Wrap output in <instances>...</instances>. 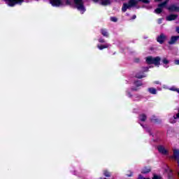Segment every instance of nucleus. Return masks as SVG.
Returning a JSON list of instances; mask_svg holds the SVG:
<instances>
[{
  "label": "nucleus",
  "instance_id": "f257e3e1",
  "mask_svg": "<svg viewBox=\"0 0 179 179\" xmlns=\"http://www.w3.org/2000/svg\"><path fill=\"white\" fill-rule=\"evenodd\" d=\"M162 58L159 56L153 57L152 56H148L146 57L145 62L148 65H155V66H160V62Z\"/></svg>",
  "mask_w": 179,
  "mask_h": 179
},
{
  "label": "nucleus",
  "instance_id": "f03ea898",
  "mask_svg": "<svg viewBox=\"0 0 179 179\" xmlns=\"http://www.w3.org/2000/svg\"><path fill=\"white\" fill-rule=\"evenodd\" d=\"M74 4L77 8L78 10L85 12V5L83 4V0H74Z\"/></svg>",
  "mask_w": 179,
  "mask_h": 179
},
{
  "label": "nucleus",
  "instance_id": "7ed1b4c3",
  "mask_svg": "<svg viewBox=\"0 0 179 179\" xmlns=\"http://www.w3.org/2000/svg\"><path fill=\"white\" fill-rule=\"evenodd\" d=\"M157 150L161 155H164V156H166L169 155V150H167L164 146L160 145L157 146Z\"/></svg>",
  "mask_w": 179,
  "mask_h": 179
},
{
  "label": "nucleus",
  "instance_id": "20e7f679",
  "mask_svg": "<svg viewBox=\"0 0 179 179\" xmlns=\"http://www.w3.org/2000/svg\"><path fill=\"white\" fill-rule=\"evenodd\" d=\"M166 40H167V36L166 35H164V34H161L157 38V41L159 44H163L164 43V41H166Z\"/></svg>",
  "mask_w": 179,
  "mask_h": 179
},
{
  "label": "nucleus",
  "instance_id": "39448f33",
  "mask_svg": "<svg viewBox=\"0 0 179 179\" xmlns=\"http://www.w3.org/2000/svg\"><path fill=\"white\" fill-rule=\"evenodd\" d=\"M179 39V36H172L171 37V40L168 42V44H169V45H173V44H176Z\"/></svg>",
  "mask_w": 179,
  "mask_h": 179
},
{
  "label": "nucleus",
  "instance_id": "423d86ee",
  "mask_svg": "<svg viewBox=\"0 0 179 179\" xmlns=\"http://www.w3.org/2000/svg\"><path fill=\"white\" fill-rule=\"evenodd\" d=\"M167 9L169 12H179V6H176V4H171Z\"/></svg>",
  "mask_w": 179,
  "mask_h": 179
},
{
  "label": "nucleus",
  "instance_id": "0eeeda50",
  "mask_svg": "<svg viewBox=\"0 0 179 179\" xmlns=\"http://www.w3.org/2000/svg\"><path fill=\"white\" fill-rule=\"evenodd\" d=\"M178 17V15L176 14H171L166 17V20L168 22H171L173 20H176Z\"/></svg>",
  "mask_w": 179,
  "mask_h": 179
},
{
  "label": "nucleus",
  "instance_id": "6e6552de",
  "mask_svg": "<svg viewBox=\"0 0 179 179\" xmlns=\"http://www.w3.org/2000/svg\"><path fill=\"white\" fill-rule=\"evenodd\" d=\"M8 1H9L8 5L10 6H15L16 3H18V2H23V0H8Z\"/></svg>",
  "mask_w": 179,
  "mask_h": 179
},
{
  "label": "nucleus",
  "instance_id": "1a4fd4ad",
  "mask_svg": "<svg viewBox=\"0 0 179 179\" xmlns=\"http://www.w3.org/2000/svg\"><path fill=\"white\" fill-rule=\"evenodd\" d=\"M152 171V169L150 167L145 166L142 171L141 173L142 174H148V173H150Z\"/></svg>",
  "mask_w": 179,
  "mask_h": 179
},
{
  "label": "nucleus",
  "instance_id": "9d476101",
  "mask_svg": "<svg viewBox=\"0 0 179 179\" xmlns=\"http://www.w3.org/2000/svg\"><path fill=\"white\" fill-rule=\"evenodd\" d=\"M50 3L53 6H59L61 5V0H50Z\"/></svg>",
  "mask_w": 179,
  "mask_h": 179
},
{
  "label": "nucleus",
  "instance_id": "9b49d317",
  "mask_svg": "<svg viewBox=\"0 0 179 179\" xmlns=\"http://www.w3.org/2000/svg\"><path fill=\"white\" fill-rule=\"evenodd\" d=\"M173 119H170L171 124H176V120H179V110L176 115H173Z\"/></svg>",
  "mask_w": 179,
  "mask_h": 179
},
{
  "label": "nucleus",
  "instance_id": "f8f14e48",
  "mask_svg": "<svg viewBox=\"0 0 179 179\" xmlns=\"http://www.w3.org/2000/svg\"><path fill=\"white\" fill-rule=\"evenodd\" d=\"M101 34H102V36H103V37H106V38L109 37L108 31L106 29H101Z\"/></svg>",
  "mask_w": 179,
  "mask_h": 179
},
{
  "label": "nucleus",
  "instance_id": "ddd939ff",
  "mask_svg": "<svg viewBox=\"0 0 179 179\" xmlns=\"http://www.w3.org/2000/svg\"><path fill=\"white\" fill-rule=\"evenodd\" d=\"M162 63L164 64V68H169V66H166V65H169V64H170V61L167 59V58L164 57L162 59Z\"/></svg>",
  "mask_w": 179,
  "mask_h": 179
},
{
  "label": "nucleus",
  "instance_id": "4468645a",
  "mask_svg": "<svg viewBox=\"0 0 179 179\" xmlns=\"http://www.w3.org/2000/svg\"><path fill=\"white\" fill-rule=\"evenodd\" d=\"M173 158L175 160H178L179 159V150H173Z\"/></svg>",
  "mask_w": 179,
  "mask_h": 179
},
{
  "label": "nucleus",
  "instance_id": "2eb2a0df",
  "mask_svg": "<svg viewBox=\"0 0 179 179\" xmlns=\"http://www.w3.org/2000/svg\"><path fill=\"white\" fill-rule=\"evenodd\" d=\"M138 118H139L140 121H141L142 122H145V121H146V120H148V117L143 113L141 115H139Z\"/></svg>",
  "mask_w": 179,
  "mask_h": 179
},
{
  "label": "nucleus",
  "instance_id": "dca6fc26",
  "mask_svg": "<svg viewBox=\"0 0 179 179\" xmlns=\"http://www.w3.org/2000/svg\"><path fill=\"white\" fill-rule=\"evenodd\" d=\"M138 3V1L136 0H129L128 5L130 6V8H132V6H136V5Z\"/></svg>",
  "mask_w": 179,
  "mask_h": 179
},
{
  "label": "nucleus",
  "instance_id": "f3484780",
  "mask_svg": "<svg viewBox=\"0 0 179 179\" xmlns=\"http://www.w3.org/2000/svg\"><path fill=\"white\" fill-rule=\"evenodd\" d=\"M145 77V76L143 75V71H141L139 73H137L135 76V78H136L137 79H142Z\"/></svg>",
  "mask_w": 179,
  "mask_h": 179
},
{
  "label": "nucleus",
  "instance_id": "a211bd4d",
  "mask_svg": "<svg viewBox=\"0 0 179 179\" xmlns=\"http://www.w3.org/2000/svg\"><path fill=\"white\" fill-rule=\"evenodd\" d=\"M108 47H110V45L108 43H106L105 45H97V48H99V50H104V48H108Z\"/></svg>",
  "mask_w": 179,
  "mask_h": 179
},
{
  "label": "nucleus",
  "instance_id": "6ab92c4d",
  "mask_svg": "<svg viewBox=\"0 0 179 179\" xmlns=\"http://www.w3.org/2000/svg\"><path fill=\"white\" fill-rule=\"evenodd\" d=\"M129 8H130L129 4L124 3H123V6L122 8V11L127 12V9H129Z\"/></svg>",
  "mask_w": 179,
  "mask_h": 179
},
{
  "label": "nucleus",
  "instance_id": "aec40b11",
  "mask_svg": "<svg viewBox=\"0 0 179 179\" xmlns=\"http://www.w3.org/2000/svg\"><path fill=\"white\" fill-rule=\"evenodd\" d=\"M148 91L151 94H156L157 93V90L155 88H153V87L148 88Z\"/></svg>",
  "mask_w": 179,
  "mask_h": 179
},
{
  "label": "nucleus",
  "instance_id": "412c9836",
  "mask_svg": "<svg viewBox=\"0 0 179 179\" xmlns=\"http://www.w3.org/2000/svg\"><path fill=\"white\" fill-rule=\"evenodd\" d=\"M151 122L159 123L160 122V120L156 118V116L153 115L150 119Z\"/></svg>",
  "mask_w": 179,
  "mask_h": 179
},
{
  "label": "nucleus",
  "instance_id": "4be33fe9",
  "mask_svg": "<svg viewBox=\"0 0 179 179\" xmlns=\"http://www.w3.org/2000/svg\"><path fill=\"white\" fill-rule=\"evenodd\" d=\"M162 12H163V8H161L160 7L157 8L155 10V13H157V15H160V13H162Z\"/></svg>",
  "mask_w": 179,
  "mask_h": 179
},
{
  "label": "nucleus",
  "instance_id": "5701e85b",
  "mask_svg": "<svg viewBox=\"0 0 179 179\" xmlns=\"http://www.w3.org/2000/svg\"><path fill=\"white\" fill-rule=\"evenodd\" d=\"M103 176L105 177H111V173L107 170L103 171Z\"/></svg>",
  "mask_w": 179,
  "mask_h": 179
},
{
  "label": "nucleus",
  "instance_id": "b1692460",
  "mask_svg": "<svg viewBox=\"0 0 179 179\" xmlns=\"http://www.w3.org/2000/svg\"><path fill=\"white\" fill-rule=\"evenodd\" d=\"M166 6H167V4L164 1L158 4V8H161V9H163V8H166Z\"/></svg>",
  "mask_w": 179,
  "mask_h": 179
},
{
  "label": "nucleus",
  "instance_id": "393cba45",
  "mask_svg": "<svg viewBox=\"0 0 179 179\" xmlns=\"http://www.w3.org/2000/svg\"><path fill=\"white\" fill-rule=\"evenodd\" d=\"M134 85L135 86H136V87H139L140 86H142V81L141 80H137L134 82Z\"/></svg>",
  "mask_w": 179,
  "mask_h": 179
},
{
  "label": "nucleus",
  "instance_id": "a878e982",
  "mask_svg": "<svg viewBox=\"0 0 179 179\" xmlns=\"http://www.w3.org/2000/svg\"><path fill=\"white\" fill-rule=\"evenodd\" d=\"M110 0H103V1H102V5H110Z\"/></svg>",
  "mask_w": 179,
  "mask_h": 179
},
{
  "label": "nucleus",
  "instance_id": "bb28decb",
  "mask_svg": "<svg viewBox=\"0 0 179 179\" xmlns=\"http://www.w3.org/2000/svg\"><path fill=\"white\" fill-rule=\"evenodd\" d=\"M170 90H172V92H178V94H179V88H176V87H171V88L170 89Z\"/></svg>",
  "mask_w": 179,
  "mask_h": 179
},
{
  "label": "nucleus",
  "instance_id": "cd10ccee",
  "mask_svg": "<svg viewBox=\"0 0 179 179\" xmlns=\"http://www.w3.org/2000/svg\"><path fill=\"white\" fill-rule=\"evenodd\" d=\"M111 22H118V19L115 17H110Z\"/></svg>",
  "mask_w": 179,
  "mask_h": 179
},
{
  "label": "nucleus",
  "instance_id": "c85d7f7f",
  "mask_svg": "<svg viewBox=\"0 0 179 179\" xmlns=\"http://www.w3.org/2000/svg\"><path fill=\"white\" fill-rule=\"evenodd\" d=\"M138 2H143V3H150V0H138Z\"/></svg>",
  "mask_w": 179,
  "mask_h": 179
},
{
  "label": "nucleus",
  "instance_id": "c756f323",
  "mask_svg": "<svg viewBox=\"0 0 179 179\" xmlns=\"http://www.w3.org/2000/svg\"><path fill=\"white\" fill-rule=\"evenodd\" d=\"M152 179H162V176H157V175H154L152 177Z\"/></svg>",
  "mask_w": 179,
  "mask_h": 179
},
{
  "label": "nucleus",
  "instance_id": "7c9ffc66",
  "mask_svg": "<svg viewBox=\"0 0 179 179\" xmlns=\"http://www.w3.org/2000/svg\"><path fill=\"white\" fill-rule=\"evenodd\" d=\"M98 41L99 43H106V40H104V38H102L98 39Z\"/></svg>",
  "mask_w": 179,
  "mask_h": 179
},
{
  "label": "nucleus",
  "instance_id": "2f4dec72",
  "mask_svg": "<svg viewBox=\"0 0 179 179\" xmlns=\"http://www.w3.org/2000/svg\"><path fill=\"white\" fill-rule=\"evenodd\" d=\"M143 72H146V71H149V68H148V67H143Z\"/></svg>",
  "mask_w": 179,
  "mask_h": 179
},
{
  "label": "nucleus",
  "instance_id": "473e14b6",
  "mask_svg": "<svg viewBox=\"0 0 179 179\" xmlns=\"http://www.w3.org/2000/svg\"><path fill=\"white\" fill-rule=\"evenodd\" d=\"M174 63H175V65H179V59H176Z\"/></svg>",
  "mask_w": 179,
  "mask_h": 179
},
{
  "label": "nucleus",
  "instance_id": "72a5a7b5",
  "mask_svg": "<svg viewBox=\"0 0 179 179\" xmlns=\"http://www.w3.org/2000/svg\"><path fill=\"white\" fill-rule=\"evenodd\" d=\"M135 19H136V15H134L131 17V20H135Z\"/></svg>",
  "mask_w": 179,
  "mask_h": 179
},
{
  "label": "nucleus",
  "instance_id": "f704fd0d",
  "mask_svg": "<svg viewBox=\"0 0 179 179\" xmlns=\"http://www.w3.org/2000/svg\"><path fill=\"white\" fill-rule=\"evenodd\" d=\"M131 90H132L133 92H137L138 88H136V87H133V88H131Z\"/></svg>",
  "mask_w": 179,
  "mask_h": 179
},
{
  "label": "nucleus",
  "instance_id": "c9c22d12",
  "mask_svg": "<svg viewBox=\"0 0 179 179\" xmlns=\"http://www.w3.org/2000/svg\"><path fill=\"white\" fill-rule=\"evenodd\" d=\"M164 2L167 5V3H169V2H170V0H165Z\"/></svg>",
  "mask_w": 179,
  "mask_h": 179
},
{
  "label": "nucleus",
  "instance_id": "e433bc0d",
  "mask_svg": "<svg viewBox=\"0 0 179 179\" xmlns=\"http://www.w3.org/2000/svg\"><path fill=\"white\" fill-rule=\"evenodd\" d=\"M127 94L129 97H132V94H131V92H127Z\"/></svg>",
  "mask_w": 179,
  "mask_h": 179
},
{
  "label": "nucleus",
  "instance_id": "4c0bfd02",
  "mask_svg": "<svg viewBox=\"0 0 179 179\" xmlns=\"http://www.w3.org/2000/svg\"><path fill=\"white\" fill-rule=\"evenodd\" d=\"M154 83H155V85H159V83H160V82H159V81H155Z\"/></svg>",
  "mask_w": 179,
  "mask_h": 179
},
{
  "label": "nucleus",
  "instance_id": "58836bf2",
  "mask_svg": "<svg viewBox=\"0 0 179 179\" xmlns=\"http://www.w3.org/2000/svg\"><path fill=\"white\" fill-rule=\"evenodd\" d=\"M176 31L178 33V34H179V27H176Z\"/></svg>",
  "mask_w": 179,
  "mask_h": 179
},
{
  "label": "nucleus",
  "instance_id": "ea45409f",
  "mask_svg": "<svg viewBox=\"0 0 179 179\" xmlns=\"http://www.w3.org/2000/svg\"><path fill=\"white\" fill-rule=\"evenodd\" d=\"M132 176H133V173H131L130 175H128V177H132Z\"/></svg>",
  "mask_w": 179,
  "mask_h": 179
},
{
  "label": "nucleus",
  "instance_id": "a19ab883",
  "mask_svg": "<svg viewBox=\"0 0 179 179\" xmlns=\"http://www.w3.org/2000/svg\"><path fill=\"white\" fill-rule=\"evenodd\" d=\"M136 62H139V59H136Z\"/></svg>",
  "mask_w": 179,
  "mask_h": 179
},
{
  "label": "nucleus",
  "instance_id": "79ce46f5",
  "mask_svg": "<svg viewBox=\"0 0 179 179\" xmlns=\"http://www.w3.org/2000/svg\"><path fill=\"white\" fill-rule=\"evenodd\" d=\"M94 2H97L99 0H92Z\"/></svg>",
  "mask_w": 179,
  "mask_h": 179
},
{
  "label": "nucleus",
  "instance_id": "37998d69",
  "mask_svg": "<svg viewBox=\"0 0 179 179\" xmlns=\"http://www.w3.org/2000/svg\"><path fill=\"white\" fill-rule=\"evenodd\" d=\"M155 1H157V2H160V1H162V0H155Z\"/></svg>",
  "mask_w": 179,
  "mask_h": 179
},
{
  "label": "nucleus",
  "instance_id": "c03bdc74",
  "mask_svg": "<svg viewBox=\"0 0 179 179\" xmlns=\"http://www.w3.org/2000/svg\"><path fill=\"white\" fill-rule=\"evenodd\" d=\"M68 5H71V2L68 1Z\"/></svg>",
  "mask_w": 179,
  "mask_h": 179
}]
</instances>
